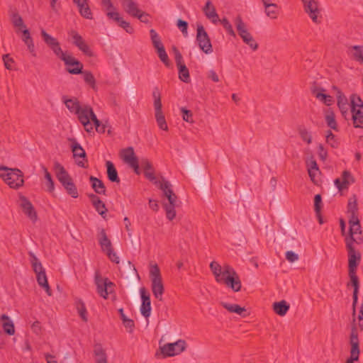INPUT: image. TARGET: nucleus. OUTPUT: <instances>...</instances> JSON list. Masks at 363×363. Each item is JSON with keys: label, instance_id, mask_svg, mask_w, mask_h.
Instances as JSON below:
<instances>
[{"label": "nucleus", "instance_id": "obj_1", "mask_svg": "<svg viewBox=\"0 0 363 363\" xmlns=\"http://www.w3.org/2000/svg\"><path fill=\"white\" fill-rule=\"evenodd\" d=\"M157 185L162 190L163 196L167 199V202H162V206L165 211L167 218L172 220L176 217L175 208L178 206L177 196L174 193L170 182L164 178L162 179L161 182H158Z\"/></svg>", "mask_w": 363, "mask_h": 363}, {"label": "nucleus", "instance_id": "obj_2", "mask_svg": "<svg viewBox=\"0 0 363 363\" xmlns=\"http://www.w3.org/2000/svg\"><path fill=\"white\" fill-rule=\"evenodd\" d=\"M54 168L56 171L57 179L62 184L67 193L74 199L77 198L79 196L77 188L65 167L58 162H56L54 164Z\"/></svg>", "mask_w": 363, "mask_h": 363}, {"label": "nucleus", "instance_id": "obj_3", "mask_svg": "<svg viewBox=\"0 0 363 363\" xmlns=\"http://www.w3.org/2000/svg\"><path fill=\"white\" fill-rule=\"evenodd\" d=\"M0 177L9 186L18 189L24 184L23 173L18 169H11L6 167H0Z\"/></svg>", "mask_w": 363, "mask_h": 363}, {"label": "nucleus", "instance_id": "obj_4", "mask_svg": "<svg viewBox=\"0 0 363 363\" xmlns=\"http://www.w3.org/2000/svg\"><path fill=\"white\" fill-rule=\"evenodd\" d=\"M28 255L30 257V263L33 270L36 274L37 282L43 289H45L48 296L52 295V290L48 281L45 270L38 257L32 252H28Z\"/></svg>", "mask_w": 363, "mask_h": 363}, {"label": "nucleus", "instance_id": "obj_5", "mask_svg": "<svg viewBox=\"0 0 363 363\" xmlns=\"http://www.w3.org/2000/svg\"><path fill=\"white\" fill-rule=\"evenodd\" d=\"M235 23L236 25L238 33L243 42L248 45L253 50H256L258 48V44L252 38V35L248 32L245 23L242 21V19L240 16L236 17Z\"/></svg>", "mask_w": 363, "mask_h": 363}, {"label": "nucleus", "instance_id": "obj_6", "mask_svg": "<svg viewBox=\"0 0 363 363\" xmlns=\"http://www.w3.org/2000/svg\"><path fill=\"white\" fill-rule=\"evenodd\" d=\"M350 344L351 345L350 357L355 360L359 359L360 353L359 341L357 333V324L356 323V317H352L351 323V332L350 335Z\"/></svg>", "mask_w": 363, "mask_h": 363}, {"label": "nucleus", "instance_id": "obj_7", "mask_svg": "<svg viewBox=\"0 0 363 363\" xmlns=\"http://www.w3.org/2000/svg\"><path fill=\"white\" fill-rule=\"evenodd\" d=\"M196 42L204 53L210 54L213 52L211 40L202 25L197 26Z\"/></svg>", "mask_w": 363, "mask_h": 363}, {"label": "nucleus", "instance_id": "obj_8", "mask_svg": "<svg viewBox=\"0 0 363 363\" xmlns=\"http://www.w3.org/2000/svg\"><path fill=\"white\" fill-rule=\"evenodd\" d=\"M186 342L184 340H179L173 343H167L160 347L164 357H173L185 350Z\"/></svg>", "mask_w": 363, "mask_h": 363}, {"label": "nucleus", "instance_id": "obj_9", "mask_svg": "<svg viewBox=\"0 0 363 363\" xmlns=\"http://www.w3.org/2000/svg\"><path fill=\"white\" fill-rule=\"evenodd\" d=\"M68 35L72 39V43L76 46L81 52H82L86 56H94L93 51L90 49L89 46L77 30H71L68 32Z\"/></svg>", "mask_w": 363, "mask_h": 363}, {"label": "nucleus", "instance_id": "obj_10", "mask_svg": "<svg viewBox=\"0 0 363 363\" xmlns=\"http://www.w3.org/2000/svg\"><path fill=\"white\" fill-rule=\"evenodd\" d=\"M94 280L97 293L106 299L108 294L112 292L111 289L114 286L113 283L109 281L108 278L103 279L98 272L95 274Z\"/></svg>", "mask_w": 363, "mask_h": 363}, {"label": "nucleus", "instance_id": "obj_11", "mask_svg": "<svg viewBox=\"0 0 363 363\" xmlns=\"http://www.w3.org/2000/svg\"><path fill=\"white\" fill-rule=\"evenodd\" d=\"M72 143L71 145L72 152L74 158L79 157L82 160H76V164L81 167L86 168L88 167V160L85 150L74 138L69 139Z\"/></svg>", "mask_w": 363, "mask_h": 363}, {"label": "nucleus", "instance_id": "obj_12", "mask_svg": "<svg viewBox=\"0 0 363 363\" xmlns=\"http://www.w3.org/2000/svg\"><path fill=\"white\" fill-rule=\"evenodd\" d=\"M62 60L67 66L66 71L72 74H79L82 73L83 64L70 55H66Z\"/></svg>", "mask_w": 363, "mask_h": 363}, {"label": "nucleus", "instance_id": "obj_13", "mask_svg": "<svg viewBox=\"0 0 363 363\" xmlns=\"http://www.w3.org/2000/svg\"><path fill=\"white\" fill-rule=\"evenodd\" d=\"M346 247L348 252V268L349 271H356L357 266L361 260V254L356 251L352 241L346 243Z\"/></svg>", "mask_w": 363, "mask_h": 363}, {"label": "nucleus", "instance_id": "obj_14", "mask_svg": "<svg viewBox=\"0 0 363 363\" xmlns=\"http://www.w3.org/2000/svg\"><path fill=\"white\" fill-rule=\"evenodd\" d=\"M301 1L303 4L305 12L308 14L311 20L315 23H320V21L318 20L320 11L318 1L315 0H301Z\"/></svg>", "mask_w": 363, "mask_h": 363}, {"label": "nucleus", "instance_id": "obj_15", "mask_svg": "<svg viewBox=\"0 0 363 363\" xmlns=\"http://www.w3.org/2000/svg\"><path fill=\"white\" fill-rule=\"evenodd\" d=\"M140 293L142 300L140 313L145 318H147L150 317L151 313L150 295L147 292L145 287H141L140 289Z\"/></svg>", "mask_w": 363, "mask_h": 363}, {"label": "nucleus", "instance_id": "obj_16", "mask_svg": "<svg viewBox=\"0 0 363 363\" xmlns=\"http://www.w3.org/2000/svg\"><path fill=\"white\" fill-rule=\"evenodd\" d=\"M349 277L350 278V284L354 288L352 294V317H356V306L358 301V293H359V278L356 274V271H349Z\"/></svg>", "mask_w": 363, "mask_h": 363}, {"label": "nucleus", "instance_id": "obj_17", "mask_svg": "<svg viewBox=\"0 0 363 363\" xmlns=\"http://www.w3.org/2000/svg\"><path fill=\"white\" fill-rule=\"evenodd\" d=\"M219 283L225 284L235 292L240 291L242 287L240 279L236 272H233V274L230 276L222 278Z\"/></svg>", "mask_w": 363, "mask_h": 363}, {"label": "nucleus", "instance_id": "obj_18", "mask_svg": "<svg viewBox=\"0 0 363 363\" xmlns=\"http://www.w3.org/2000/svg\"><path fill=\"white\" fill-rule=\"evenodd\" d=\"M76 114L80 122L85 121V123H88V121H92L93 122L96 120V122L98 123V118L90 106H81L79 111Z\"/></svg>", "mask_w": 363, "mask_h": 363}, {"label": "nucleus", "instance_id": "obj_19", "mask_svg": "<svg viewBox=\"0 0 363 363\" xmlns=\"http://www.w3.org/2000/svg\"><path fill=\"white\" fill-rule=\"evenodd\" d=\"M106 15L110 19L116 22L117 24L123 28L128 33L132 34L134 33V28L130 26L129 22L123 20V18L121 17L119 13L116 11H108Z\"/></svg>", "mask_w": 363, "mask_h": 363}, {"label": "nucleus", "instance_id": "obj_20", "mask_svg": "<svg viewBox=\"0 0 363 363\" xmlns=\"http://www.w3.org/2000/svg\"><path fill=\"white\" fill-rule=\"evenodd\" d=\"M21 201V206L23 213L33 222L36 221L38 216L37 213L31 202L24 196L20 197Z\"/></svg>", "mask_w": 363, "mask_h": 363}, {"label": "nucleus", "instance_id": "obj_21", "mask_svg": "<svg viewBox=\"0 0 363 363\" xmlns=\"http://www.w3.org/2000/svg\"><path fill=\"white\" fill-rule=\"evenodd\" d=\"M333 89L335 90L337 93V106L342 116L345 117L348 112L347 99L338 87L333 86Z\"/></svg>", "mask_w": 363, "mask_h": 363}, {"label": "nucleus", "instance_id": "obj_22", "mask_svg": "<svg viewBox=\"0 0 363 363\" xmlns=\"http://www.w3.org/2000/svg\"><path fill=\"white\" fill-rule=\"evenodd\" d=\"M351 113L354 127L363 128V105L358 108L352 107Z\"/></svg>", "mask_w": 363, "mask_h": 363}, {"label": "nucleus", "instance_id": "obj_23", "mask_svg": "<svg viewBox=\"0 0 363 363\" xmlns=\"http://www.w3.org/2000/svg\"><path fill=\"white\" fill-rule=\"evenodd\" d=\"M89 198L90 199L91 203L96 211L99 213V215L105 218L108 211L105 203L100 199L98 196L94 194H89Z\"/></svg>", "mask_w": 363, "mask_h": 363}, {"label": "nucleus", "instance_id": "obj_24", "mask_svg": "<svg viewBox=\"0 0 363 363\" xmlns=\"http://www.w3.org/2000/svg\"><path fill=\"white\" fill-rule=\"evenodd\" d=\"M203 11L206 18L210 19L213 23L216 24L220 21L216 8L210 0L206 1V5L203 9Z\"/></svg>", "mask_w": 363, "mask_h": 363}, {"label": "nucleus", "instance_id": "obj_25", "mask_svg": "<svg viewBox=\"0 0 363 363\" xmlns=\"http://www.w3.org/2000/svg\"><path fill=\"white\" fill-rule=\"evenodd\" d=\"M122 6L124 11L133 17L140 12L138 4L133 0H123Z\"/></svg>", "mask_w": 363, "mask_h": 363}, {"label": "nucleus", "instance_id": "obj_26", "mask_svg": "<svg viewBox=\"0 0 363 363\" xmlns=\"http://www.w3.org/2000/svg\"><path fill=\"white\" fill-rule=\"evenodd\" d=\"M220 304L229 312L237 313L243 318H245L249 315L247 309L245 307H241L240 305L230 304L225 302H221Z\"/></svg>", "mask_w": 363, "mask_h": 363}, {"label": "nucleus", "instance_id": "obj_27", "mask_svg": "<svg viewBox=\"0 0 363 363\" xmlns=\"http://www.w3.org/2000/svg\"><path fill=\"white\" fill-rule=\"evenodd\" d=\"M323 91H325V89L323 88H318L316 86H314L311 89V92L315 96L323 101L325 104L327 106H330L333 101V97L330 95L325 94L322 93Z\"/></svg>", "mask_w": 363, "mask_h": 363}, {"label": "nucleus", "instance_id": "obj_28", "mask_svg": "<svg viewBox=\"0 0 363 363\" xmlns=\"http://www.w3.org/2000/svg\"><path fill=\"white\" fill-rule=\"evenodd\" d=\"M262 1L265 9L266 15L272 19L277 18L279 13L277 4L271 3L270 0H262Z\"/></svg>", "mask_w": 363, "mask_h": 363}, {"label": "nucleus", "instance_id": "obj_29", "mask_svg": "<svg viewBox=\"0 0 363 363\" xmlns=\"http://www.w3.org/2000/svg\"><path fill=\"white\" fill-rule=\"evenodd\" d=\"M0 320L3 322L2 327L4 331L8 335H13L15 333V326L13 322L6 314H2Z\"/></svg>", "mask_w": 363, "mask_h": 363}, {"label": "nucleus", "instance_id": "obj_30", "mask_svg": "<svg viewBox=\"0 0 363 363\" xmlns=\"http://www.w3.org/2000/svg\"><path fill=\"white\" fill-rule=\"evenodd\" d=\"M152 291L155 297L159 301H162V295L164 292V287L162 283V279L152 281H151Z\"/></svg>", "mask_w": 363, "mask_h": 363}, {"label": "nucleus", "instance_id": "obj_31", "mask_svg": "<svg viewBox=\"0 0 363 363\" xmlns=\"http://www.w3.org/2000/svg\"><path fill=\"white\" fill-rule=\"evenodd\" d=\"M106 174L108 180L111 182L119 183L120 178L118 174V172L113 164V163L111 161H106Z\"/></svg>", "mask_w": 363, "mask_h": 363}, {"label": "nucleus", "instance_id": "obj_32", "mask_svg": "<svg viewBox=\"0 0 363 363\" xmlns=\"http://www.w3.org/2000/svg\"><path fill=\"white\" fill-rule=\"evenodd\" d=\"M99 243L103 252H105L112 248V244L110 239L108 238L104 228L100 230L99 234Z\"/></svg>", "mask_w": 363, "mask_h": 363}, {"label": "nucleus", "instance_id": "obj_33", "mask_svg": "<svg viewBox=\"0 0 363 363\" xmlns=\"http://www.w3.org/2000/svg\"><path fill=\"white\" fill-rule=\"evenodd\" d=\"M90 182L91 183V187L94 190V191L98 194H106V186L102 182V180L94 177L91 176L89 177Z\"/></svg>", "mask_w": 363, "mask_h": 363}, {"label": "nucleus", "instance_id": "obj_34", "mask_svg": "<svg viewBox=\"0 0 363 363\" xmlns=\"http://www.w3.org/2000/svg\"><path fill=\"white\" fill-rule=\"evenodd\" d=\"M121 157L128 165L138 160L132 147L123 149L121 151Z\"/></svg>", "mask_w": 363, "mask_h": 363}, {"label": "nucleus", "instance_id": "obj_35", "mask_svg": "<svg viewBox=\"0 0 363 363\" xmlns=\"http://www.w3.org/2000/svg\"><path fill=\"white\" fill-rule=\"evenodd\" d=\"M290 305L284 300L273 303L274 311L280 316H284L289 310Z\"/></svg>", "mask_w": 363, "mask_h": 363}, {"label": "nucleus", "instance_id": "obj_36", "mask_svg": "<svg viewBox=\"0 0 363 363\" xmlns=\"http://www.w3.org/2000/svg\"><path fill=\"white\" fill-rule=\"evenodd\" d=\"M118 311L124 327L126 328L127 331L129 333H132L135 328V323L133 320L128 318L125 315L123 309L122 308H119Z\"/></svg>", "mask_w": 363, "mask_h": 363}, {"label": "nucleus", "instance_id": "obj_37", "mask_svg": "<svg viewBox=\"0 0 363 363\" xmlns=\"http://www.w3.org/2000/svg\"><path fill=\"white\" fill-rule=\"evenodd\" d=\"M62 101L70 112L76 114L79 111L81 106L77 99H67L65 96H63Z\"/></svg>", "mask_w": 363, "mask_h": 363}, {"label": "nucleus", "instance_id": "obj_38", "mask_svg": "<svg viewBox=\"0 0 363 363\" xmlns=\"http://www.w3.org/2000/svg\"><path fill=\"white\" fill-rule=\"evenodd\" d=\"M155 119L159 128L163 130H167L168 126L165 120L164 113H162V108H155Z\"/></svg>", "mask_w": 363, "mask_h": 363}, {"label": "nucleus", "instance_id": "obj_39", "mask_svg": "<svg viewBox=\"0 0 363 363\" xmlns=\"http://www.w3.org/2000/svg\"><path fill=\"white\" fill-rule=\"evenodd\" d=\"M96 363H107V355L101 345H96L94 350Z\"/></svg>", "mask_w": 363, "mask_h": 363}, {"label": "nucleus", "instance_id": "obj_40", "mask_svg": "<svg viewBox=\"0 0 363 363\" xmlns=\"http://www.w3.org/2000/svg\"><path fill=\"white\" fill-rule=\"evenodd\" d=\"M210 268L215 277L216 281L219 283L222 278V267L216 262L213 261L210 264Z\"/></svg>", "mask_w": 363, "mask_h": 363}, {"label": "nucleus", "instance_id": "obj_41", "mask_svg": "<svg viewBox=\"0 0 363 363\" xmlns=\"http://www.w3.org/2000/svg\"><path fill=\"white\" fill-rule=\"evenodd\" d=\"M306 164L309 177H311V180L313 181L315 177L314 172L319 171L318 164L313 157L311 156V158L308 159V160L306 162Z\"/></svg>", "mask_w": 363, "mask_h": 363}, {"label": "nucleus", "instance_id": "obj_42", "mask_svg": "<svg viewBox=\"0 0 363 363\" xmlns=\"http://www.w3.org/2000/svg\"><path fill=\"white\" fill-rule=\"evenodd\" d=\"M155 50H157V53L160 60L164 64L166 67H169L171 65V62L165 51L164 45H161L160 46L156 48Z\"/></svg>", "mask_w": 363, "mask_h": 363}, {"label": "nucleus", "instance_id": "obj_43", "mask_svg": "<svg viewBox=\"0 0 363 363\" xmlns=\"http://www.w3.org/2000/svg\"><path fill=\"white\" fill-rule=\"evenodd\" d=\"M350 237L345 239L346 243H350L352 241V244H354L355 239L354 235L357 233H362L360 223L358 224H350Z\"/></svg>", "mask_w": 363, "mask_h": 363}, {"label": "nucleus", "instance_id": "obj_44", "mask_svg": "<svg viewBox=\"0 0 363 363\" xmlns=\"http://www.w3.org/2000/svg\"><path fill=\"white\" fill-rule=\"evenodd\" d=\"M179 78L181 81L188 83L190 82L189 72L185 64L177 66Z\"/></svg>", "mask_w": 363, "mask_h": 363}, {"label": "nucleus", "instance_id": "obj_45", "mask_svg": "<svg viewBox=\"0 0 363 363\" xmlns=\"http://www.w3.org/2000/svg\"><path fill=\"white\" fill-rule=\"evenodd\" d=\"M42 168L45 174V179H46L47 191L50 193H52L55 189L54 181L48 169L45 166H42Z\"/></svg>", "mask_w": 363, "mask_h": 363}, {"label": "nucleus", "instance_id": "obj_46", "mask_svg": "<svg viewBox=\"0 0 363 363\" xmlns=\"http://www.w3.org/2000/svg\"><path fill=\"white\" fill-rule=\"evenodd\" d=\"M76 308L82 320L87 322L88 318L86 308L84 303L81 299H79L76 301Z\"/></svg>", "mask_w": 363, "mask_h": 363}, {"label": "nucleus", "instance_id": "obj_47", "mask_svg": "<svg viewBox=\"0 0 363 363\" xmlns=\"http://www.w3.org/2000/svg\"><path fill=\"white\" fill-rule=\"evenodd\" d=\"M353 50L352 57L354 60L363 65V46L354 45L352 47Z\"/></svg>", "mask_w": 363, "mask_h": 363}, {"label": "nucleus", "instance_id": "obj_48", "mask_svg": "<svg viewBox=\"0 0 363 363\" xmlns=\"http://www.w3.org/2000/svg\"><path fill=\"white\" fill-rule=\"evenodd\" d=\"M150 278L151 281L155 280L157 281L162 279L160 273V269L157 264H150Z\"/></svg>", "mask_w": 363, "mask_h": 363}, {"label": "nucleus", "instance_id": "obj_49", "mask_svg": "<svg viewBox=\"0 0 363 363\" xmlns=\"http://www.w3.org/2000/svg\"><path fill=\"white\" fill-rule=\"evenodd\" d=\"M11 22L13 26L18 28L20 30L26 28L22 17L18 13H13L11 16Z\"/></svg>", "mask_w": 363, "mask_h": 363}, {"label": "nucleus", "instance_id": "obj_50", "mask_svg": "<svg viewBox=\"0 0 363 363\" xmlns=\"http://www.w3.org/2000/svg\"><path fill=\"white\" fill-rule=\"evenodd\" d=\"M40 35H41L45 43L49 48H51L52 45H55V44L58 42V40L55 38L51 36L44 29L41 30Z\"/></svg>", "mask_w": 363, "mask_h": 363}, {"label": "nucleus", "instance_id": "obj_51", "mask_svg": "<svg viewBox=\"0 0 363 363\" xmlns=\"http://www.w3.org/2000/svg\"><path fill=\"white\" fill-rule=\"evenodd\" d=\"M357 201L355 195L351 196L348 200L347 213L350 214L357 213Z\"/></svg>", "mask_w": 363, "mask_h": 363}, {"label": "nucleus", "instance_id": "obj_52", "mask_svg": "<svg viewBox=\"0 0 363 363\" xmlns=\"http://www.w3.org/2000/svg\"><path fill=\"white\" fill-rule=\"evenodd\" d=\"M298 133L303 141L311 144L312 143L311 133L304 127L301 126L298 128Z\"/></svg>", "mask_w": 363, "mask_h": 363}, {"label": "nucleus", "instance_id": "obj_53", "mask_svg": "<svg viewBox=\"0 0 363 363\" xmlns=\"http://www.w3.org/2000/svg\"><path fill=\"white\" fill-rule=\"evenodd\" d=\"M325 121L328 127L335 130H337V124L335 114L333 111H330L325 115Z\"/></svg>", "mask_w": 363, "mask_h": 363}, {"label": "nucleus", "instance_id": "obj_54", "mask_svg": "<svg viewBox=\"0 0 363 363\" xmlns=\"http://www.w3.org/2000/svg\"><path fill=\"white\" fill-rule=\"evenodd\" d=\"M84 75V82L89 84L91 88L95 89L96 87V79L94 76L91 72L89 71H83L82 73Z\"/></svg>", "mask_w": 363, "mask_h": 363}, {"label": "nucleus", "instance_id": "obj_55", "mask_svg": "<svg viewBox=\"0 0 363 363\" xmlns=\"http://www.w3.org/2000/svg\"><path fill=\"white\" fill-rule=\"evenodd\" d=\"M150 39H151L152 45L155 48L160 46L161 45H163L162 43L161 42L160 37L159 36L157 33L155 31V30L151 29L150 30Z\"/></svg>", "mask_w": 363, "mask_h": 363}, {"label": "nucleus", "instance_id": "obj_56", "mask_svg": "<svg viewBox=\"0 0 363 363\" xmlns=\"http://www.w3.org/2000/svg\"><path fill=\"white\" fill-rule=\"evenodd\" d=\"M342 182L345 186L348 188V186L350 184H352L354 182V178L351 174L350 172L347 170H345L342 173V178H341Z\"/></svg>", "mask_w": 363, "mask_h": 363}, {"label": "nucleus", "instance_id": "obj_57", "mask_svg": "<svg viewBox=\"0 0 363 363\" xmlns=\"http://www.w3.org/2000/svg\"><path fill=\"white\" fill-rule=\"evenodd\" d=\"M54 54L60 58L61 60L62 59L66 56V52H64L60 47V44L59 41L55 44V45H52L51 48H50Z\"/></svg>", "mask_w": 363, "mask_h": 363}, {"label": "nucleus", "instance_id": "obj_58", "mask_svg": "<svg viewBox=\"0 0 363 363\" xmlns=\"http://www.w3.org/2000/svg\"><path fill=\"white\" fill-rule=\"evenodd\" d=\"M223 28L227 30L228 33L233 37H235V33L233 29V27L229 22V21L226 18H223L221 20L219 21Z\"/></svg>", "mask_w": 363, "mask_h": 363}, {"label": "nucleus", "instance_id": "obj_59", "mask_svg": "<svg viewBox=\"0 0 363 363\" xmlns=\"http://www.w3.org/2000/svg\"><path fill=\"white\" fill-rule=\"evenodd\" d=\"M152 96L154 98V107L155 108H162V102H161V96L157 87L154 89L152 92Z\"/></svg>", "mask_w": 363, "mask_h": 363}, {"label": "nucleus", "instance_id": "obj_60", "mask_svg": "<svg viewBox=\"0 0 363 363\" xmlns=\"http://www.w3.org/2000/svg\"><path fill=\"white\" fill-rule=\"evenodd\" d=\"M182 118L184 121L188 123H194L193 113L191 111L186 109L184 107L181 108Z\"/></svg>", "mask_w": 363, "mask_h": 363}, {"label": "nucleus", "instance_id": "obj_61", "mask_svg": "<svg viewBox=\"0 0 363 363\" xmlns=\"http://www.w3.org/2000/svg\"><path fill=\"white\" fill-rule=\"evenodd\" d=\"M323 207L322 196L320 194H316L314 196V211L315 213H319Z\"/></svg>", "mask_w": 363, "mask_h": 363}, {"label": "nucleus", "instance_id": "obj_62", "mask_svg": "<svg viewBox=\"0 0 363 363\" xmlns=\"http://www.w3.org/2000/svg\"><path fill=\"white\" fill-rule=\"evenodd\" d=\"M177 26L178 28L182 31V34L184 36H187L188 35V23L186 21L182 19H178L177 22Z\"/></svg>", "mask_w": 363, "mask_h": 363}, {"label": "nucleus", "instance_id": "obj_63", "mask_svg": "<svg viewBox=\"0 0 363 363\" xmlns=\"http://www.w3.org/2000/svg\"><path fill=\"white\" fill-rule=\"evenodd\" d=\"M143 172H144V176L145 177V178L153 182L155 184H158L159 181L157 180V178L155 175V169H152L150 170H145Z\"/></svg>", "mask_w": 363, "mask_h": 363}, {"label": "nucleus", "instance_id": "obj_64", "mask_svg": "<svg viewBox=\"0 0 363 363\" xmlns=\"http://www.w3.org/2000/svg\"><path fill=\"white\" fill-rule=\"evenodd\" d=\"M350 101H351V104H350L351 108L352 107L358 108V107H360V106L363 105L362 100L361 99V98L359 96H357L356 94L351 95Z\"/></svg>", "mask_w": 363, "mask_h": 363}]
</instances>
